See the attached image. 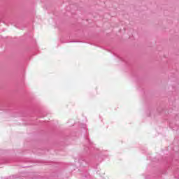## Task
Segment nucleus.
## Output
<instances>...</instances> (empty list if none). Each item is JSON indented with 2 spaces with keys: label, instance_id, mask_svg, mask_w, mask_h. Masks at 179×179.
Returning <instances> with one entry per match:
<instances>
[{
  "label": "nucleus",
  "instance_id": "1",
  "mask_svg": "<svg viewBox=\"0 0 179 179\" xmlns=\"http://www.w3.org/2000/svg\"><path fill=\"white\" fill-rule=\"evenodd\" d=\"M80 167H86L87 166V162L85 160V158H81L78 160Z\"/></svg>",
  "mask_w": 179,
  "mask_h": 179
},
{
  "label": "nucleus",
  "instance_id": "2",
  "mask_svg": "<svg viewBox=\"0 0 179 179\" xmlns=\"http://www.w3.org/2000/svg\"><path fill=\"white\" fill-rule=\"evenodd\" d=\"M83 179H93V178H92V176H90V174H87L83 176Z\"/></svg>",
  "mask_w": 179,
  "mask_h": 179
},
{
  "label": "nucleus",
  "instance_id": "3",
  "mask_svg": "<svg viewBox=\"0 0 179 179\" xmlns=\"http://www.w3.org/2000/svg\"><path fill=\"white\" fill-rule=\"evenodd\" d=\"M35 177L31 178V179H38V177H37V175L34 174Z\"/></svg>",
  "mask_w": 179,
  "mask_h": 179
},
{
  "label": "nucleus",
  "instance_id": "4",
  "mask_svg": "<svg viewBox=\"0 0 179 179\" xmlns=\"http://www.w3.org/2000/svg\"><path fill=\"white\" fill-rule=\"evenodd\" d=\"M88 142L90 144H92V143H90V140L88 139Z\"/></svg>",
  "mask_w": 179,
  "mask_h": 179
},
{
  "label": "nucleus",
  "instance_id": "5",
  "mask_svg": "<svg viewBox=\"0 0 179 179\" xmlns=\"http://www.w3.org/2000/svg\"><path fill=\"white\" fill-rule=\"evenodd\" d=\"M23 167H29V166H23Z\"/></svg>",
  "mask_w": 179,
  "mask_h": 179
}]
</instances>
